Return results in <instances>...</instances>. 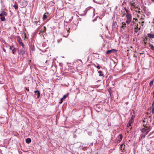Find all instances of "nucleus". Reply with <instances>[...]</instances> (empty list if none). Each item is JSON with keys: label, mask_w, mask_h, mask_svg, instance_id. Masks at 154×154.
Returning <instances> with one entry per match:
<instances>
[{"label": "nucleus", "mask_w": 154, "mask_h": 154, "mask_svg": "<svg viewBox=\"0 0 154 154\" xmlns=\"http://www.w3.org/2000/svg\"><path fill=\"white\" fill-rule=\"evenodd\" d=\"M146 119H145L143 120L144 128L141 130L142 133L144 134V136L147 134L151 129V127L150 126H148V124L146 123L145 124V122H146Z\"/></svg>", "instance_id": "obj_1"}, {"label": "nucleus", "mask_w": 154, "mask_h": 154, "mask_svg": "<svg viewBox=\"0 0 154 154\" xmlns=\"http://www.w3.org/2000/svg\"><path fill=\"white\" fill-rule=\"evenodd\" d=\"M126 23L128 25L130 24L132 20V16L131 14H127L126 15Z\"/></svg>", "instance_id": "obj_2"}, {"label": "nucleus", "mask_w": 154, "mask_h": 154, "mask_svg": "<svg viewBox=\"0 0 154 154\" xmlns=\"http://www.w3.org/2000/svg\"><path fill=\"white\" fill-rule=\"evenodd\" d=\"M117 51V50L113 49L111 50H109L107 51L106 54H109L111 53L116 52Z\"/></svg>", "instance_id": "obj_3"}, {"label": "nucleus", "mask_w": 154, "mask_h": 154, "mask_svg": "<svg viewBox=\"0 0 154 154\" xmlns=\"http://www.w3.org/2000/svg\"><path fill=\"white\" fill-rule=\"evenodd\" d=\"M137 22L135 21L134 20H133L132 21L131 24L132 28H134V27L136 26H138V24L136 23Z\"/></svg>", "instance_id": "obj_4"}, {"label": "nucleus", "mask_w": 154, "mask_h": 154, "mask_svg": "<svg viewBox=\"0 0 154 154\" xmlns=\"http://www.w3.org/2000/svg\"><path fill=\"white\" fill-rule=\"evenodd\" d=\"M34 92L35 93V95L37 96V98H38L40 96V92L38 90H36Z\"/></svg>", "instance_id": "obj_5"}, {"label": "nucleus", "mask_w": 154, "mask_h": 154, "mask_svg": "<svg viewBox=\"0 0 154 154\" xmlns=\"http://www.w3.org/2000/svg\"><path fill=\"white\" fill-rule=\"evenodd\" d=\"M7 14V13L6 12L3 11L0 14V17H5V16H6Z\"/></svg>", "instance_id": "obj_6"}, {"label": "nucleus", "mask_w": 154, "mask_h": 154, "mask_svg": "<svg viewBox=\"0 0 154 154\" xmlns=\"http://www.w3.org/2000/svg\"><path fill=\"white\" fill-rule=\"evenodd\" d=\"M17 41L18 42L19 44L22 42V40L19 36L17 37Z\"/></svg>", "instance_id": "obj_7"}, {"label": "nucleus", "mask_w": 154, "mask_h": 154, "mask_svg": "<svg viewBox=\"0 0 154 154\" xmlns=\"http://www.w3.org/2000/svg\"><path fill=\"white\" fill-rule=\"evenodd\" d=\"M26 143H29L31 141V139L30 138H27L26 139Z\"/></svg>", "instance_id": "obj_8"}, {"label": "nucleus", "mask_w": 154, "mask_h": 154, "mask_svg": "<svg viewBox=\"0 0 154 154\" xmlns=\"http://www.w3.org/2000/svg\"><path fill=\"white\" fill-rule=\"evenodd\" d=\"M25 49L24 48H23L22 49H21V50H20V53L22 55H23V54H24L25 53Z\"/></svg>", "instance_id": "obj_9"}, {"label": "nucleus", "mask_w": 154, "mask_h": 154, "mask_svg": "<svg viewBox=\"0 0 154 154\" xmlns=\"http://www.w3.org/2000/svg\"><path fill=\"white\" fill-rule=\"evenodd\" d=\"M98 73L99 74V75L100 76H103V74L102 73V72L100 70L98 71Z\"/></svg>", "instance_id": "obj_10"}, {"label": "nucleus", "mask_w": 154, "mask_h": 154, "mask_svg": "<svg viewBox=\"0 0 154 154\" xmlns=\"http://www.w3.org/2000/svg\"><path fill=\"white\" fill-rule=\"evenodd\" d=\"M119 136V139L118 140V141L120 142L122 140V136L121 134H120Z\"/></svg>", "instance_id": "obj_11"}, {"label": "nucleus", "mask_w": 154, "mask_h": 154, "mask_svg": "<svg viewBox=\"0 0 154 154\" xmlns=\"http://www.w3.org/2000/svg\"><path fill=\"white\" fill-rule=\"evenodd\" d=\"M133 28H134V30L136 29H139V30H140L141 29V27H140V26H136L134 27Z\"/></svg>", "instance_id": "obj_12"}, {"label": "nucleus", "mask_w": 154, "mask_h": 154, "mask_svg": "<svg viewBox=\"0 0 154 154\" xmlns=\"http://www.w3.org/2000/svg\"><path fill=\"white\" fill-rule=\"evenodd\" d=\"M152 114H154V102H153L152 105Z\"/></svg>", "instance_id": "obj_13"}, {"label": "nucleus", "mask_w": 154, "mask_h": 154, "mask_svg": "<svg viewBox=\"0 0 154 154\" xmlns=\"http://www.w3.org/2000/svg\"><path fill=\"white\" fill-rule=\"evenodd\" d=\"M134 4H135L134 3H131V6L133 7L134 8H137V9H138L139 10H140V8H138L137 7H135V5H134Z\"/></svg>", "instance_id": "obj_14"}, {"label": "nucleus", "mask_w": 154, "mask_h": 154, "mask_svg": "<svg viewBox=\"0 0 154 154\" xmlns=\"http://www.w3.org/2000/svg\"><path fill=\"white\" fill-rule=\"evenodd\" d=\"M12 53L13 54H14L16 52V51H17V49L15 48L14 47V48L12 49Z\"/></svg>", "instance_id": "obj_15"}, {"label": "nucleus", "mask_w": 154, "mask_h": 154, "mask_svg": "<svg viewBox=\"0 0 154 154\" xmlns=\"http://www.w3.org/2000/svg\"><path fill=\"white\" fill-rule=\"evenodd\" d=\"M148 39V38L146 36L145 38L143 40V42L145 45L146 44V41Z\"/></svg>", "instance_id": "obj_16"}, {"label": "nucleus", "mask_w": 154, "mask_h": 154, "mask_svg": "<svg viewBox=\"0 0 154 154\" xmlns=\"http://www.w3.org/2000/svg\"><path fill=\"white\" fill-rule=\"evenodd\" d=\"M126 22H123L122 23V27L124 29L126 26Z\"/></svg>", "instance_id": "obj_17"}, {"label": "nucleus", "mask_w": 154, "mask_h": 154, "mask_svg": "<svg viewBox=\"0 0 154 154\" xmlns=\"http://www.w3.org/2000/svg\"><path fill=\"white\" fill-rule=\"evenodd\" d=\"M0 19L2 21H4L6 20V19L5 17H1Z\"/></svg>", "instance_id": "obj_18"}, {"label": "nucleus", "mask_w": 154, "mask_h": 154, "mask_svg": "<svg viewBox=\"0 0 154 154\" xmlns=\"http://www.w3.org/2000/svg\"><path fill=\"white\" fill-rule=\"evenodd\" d=\"M94 66L97 68L98 69H100V67L99 64H97V66L95 64H94Z\"/></svg>", "instance_id": "obj_19"}, {"label": "nucleus", "mask_w": 154, "mask_h": 154, "mask_svg": "<svg viewBox=\"0 0 154 154\" xmlns=\"http://www.w3.org/2000/svg\"><path fill=\"white\" fill-rule=\"evenodd\" d=\"M125 146V145H124V144H121V146H120V150H122V149L123 148V149L124 150L125 147H124V146Z\"/></svg>", "instance_id": "obj_20"}, {"label": "nucleus", "mask_w": 154, "mask_h": 154, "mask_svg": "<svg viewBox=\"0 0 154 154\" xmlns=\"http://www.w3.org/2000/svg\"><path fill=\"white\" fill-rule=\"evenodd\" d=\"M46 14V13H45L43 15V20H45L46 19L47 17V15L45 14Z\"/></svg>", "instance_id": "obj_21"}, {"label": "nucleus", "mask_w": 154, "mask_h": 154, "mask_svg": "<svg viewBox=\"0 0 154 154\" xmlns=\"http://www.w3.org/2000/svg\"><path fill=\"white\" fill-rule=\"evenodd\" d=\"M68 94H65L64 95L63 97L62 98V99H63V100H64L66 97H67L68 96Z\"/></svg>", "instance_id": "obj_22"}, {"label": "nucleus", "mask_w": 154, "mask_h": 154, "mask_svg": "<svg viewBox=\"0 0 154 154\" xmlns=\"http://www.w3.org/2000/svg\"><path fill=\"white\" fill-rule=\"evenodd\" d=\"M19 44H20V45H21L22 47L23 48H24V45L23 44V43L22 42H20Z\"/></svg>", "instance_id": "obj_23"}, {"label": "nucleus", "mask_w": 154, "mask_h": 154, "mask_svg": "<svg viewBox=\"0 0 154 154\" xmlns=\"http://www.w3.org/2000/svg\"><path fill=\"white\" fill-rule=\"evenodd\" d=\"M149 46L151 47V49L152 50H153L154 49V47L151 44H150Z\"/></svg>", "instance_id": "obj_24"}, {"label": "nucleus", "mask_w": 154, "mask_h": 154, "mask_svg": "<svg viewBox=\"0 0 154 154\" xmlns=\"http://www.w3.org/2000/svg\"><path fill=\"white\" fill-rule=\"evenodd\" d=\"M153 81H151L150 83H149V85L150 86H152V85H153Z\"/></svg>", "instance_id": "obj_25"}, {"label": "nucleus", "mask_w": 154, "mask_h": 154, "mask_svg": "<svg viewBox=\"0 0 154 154\" xmlns=\"http://www.w3.org/2000/svg\"><path fill=\"white\" fill-rule=\"evenodd\" d=\"M14 48V45L10 46L9 49L10 50H12V49Z\"/></svg>", "instance_id": "obj_26"}, {"label": "nucleus", "mask_w": 154, "mask_h": 154, "mask_svg": "<svg viewBox=\"0 0 154 154\" xmlns=\"http://www.w3.org/2000/svg\"><path fill=\"white\" fill-rule=\"evenodd\" d=\"M13 6L14 7V8L16 10L18 8L17 6L16 5H14Z\"/></svg>", "instance_id": "obj_27"}, {"label": "nucleus", "mask_w": 154, "mask_h": 154, "mask_svg": "<svg viewBox=\"0 0 154 154\" xmlns=\"http://www.w3.org/2000/svg\"><path fill=\"white\" fill-rule=\"evenodd\" d=\"M139 30V29H134V31L135 33H137L138 32Z\"/></svg>", "instance_id": "obj_28"}, {"label": "nucleus", "mask_w": 154, "mask_h": 154, "mask_svg": "<svg viewBox=\"0 0 154 154\" xmlns=\"http://www.w3.org/2000/svg\"><path fill=\"white\" fill-rule=\"evenodd\" d=\"M133 120H131V119H130L129 121V122L128 123H129L131 124L133 122Z\"/></svg>", "instance_id": "obj_29"}, {"label": "nucleus", "mask_w": 154, "mask_h": 154, "mask_svg": "<svg viewBox=\"0 0 154 154\" xmlns=\"http://www.w3.org/2000/svg\"><path fill=\"white\" fill-rule=\"evenodd\" d=\"M135 117V116L134 115H133L131 117V119L133 120H134V119Z\"/></svg>", "instance_id": "obj_30"}, {"label": "nucleus", "mask_w": 154, "mask_h": 154, "mask_svg": "<svg viewBox=\"0 0 154 154\" xmlns=\"http://www.w3.org/2000/svg\"><path fill=\"white\" fill-rule=\"evenodd\" d=\"M127 126L128 127H129L130 126H131V124L128 123V124L127 125Z\"/></svg>", "instance_id": "obj_31"}, {"label": "nucleus", "mask_w": 154, "mask_h": 154, "mask_svg": "<svg viewBox=\"0 0 154 154\" xmlns=\"http://www.w3.org/2000/svg\"><path fill=\"white\" fill-rule=\"evenodd\" d=\"M63 99H62H62L60 100V102H59V103H60V104H61V103H62L63 102Z\"/></svg>", "instance_id": "obj_32"}, {"label": "nucleus", "mask_w": 154, "mask_h": 154, "mask_svg": "<svg viewBox=\"0 0 154 154\" xmlns=\"http://www.w3.org/2000/svg\"><path fill=\"white\" fill-rule=\"evenodd\" d=\"M67 32L68 33V34L70 33V28H69V29L67 31Z\"/></svg>", "instance_id": "obj_33"}, {"label": "nucleus", "mask_w": 154, "mask_h": 154, "mask_svg": "<svg viewBox=\"0 0 154 154\" xmlns=\"http://www.w3.org/2000/svg\"><path fill=\"white\" fill-rule=\"evenodd\" d=\"M133 20H135V21H138V20L137 19H136V18H133Z\"/></svg>", "instance_id": "obj_34"}, {"label": "nucleus", "mask_w": 154, "mask_h": 154, "mask_svg": "<svg viewBox=\"0 0 154 154\" xmlns=\"http://www.w3.org/2000/svg\"><path fill=\"white\" fill-rule=\"evenodd\" d=\"M144 23V22L143 21H141V23H142V25H141L142 26H143V25L142 24Z\"/></svg>", "instance_id": "obj_35"}, {"label": "nucleus", "mask_w": 154, "mask_h": 154, "mask_svg": "<svg viewBox=\"0 0 154 154\" xmlns=\"http://www.w3.org/2000/svg\"><path fill=\"white\" fill-rule=\"evenodd\" d=\"M125 10L126 11V13H127V14H129V13H128V10H127V9H125Z\"/></svg>", "instance_id": "obj_36"}, {"label": "nucleus", "mask_w": 154, "mask_h": 154, "mask_svg": "<svg viewBox=\"0 0 154 154\" xmlns=\"http://www.w3.org/2000/svg\"><path fill=\"white\" fill-rule=\"evenodd\" d=\"M26 90H27V91H29V89L28 88H26Z\"/></svg>", "instance_id": "obj_37"}, {"label": "nucleus", "mask_w": 154, "mask_h": 154, "mask_svg": "<svg viewBox=\"0 0 154 154\" xmlns=\"http://www.w3.org/2000/svg\"><path fill=\"white\" fill-rule=\"evenodd\" d=\"M134 57H137L136 56L135 54H134Z\"/></svg>", "instance_id": "obj_38"}, {"label": "nucleus", "mask_w": 154, "mask_h": 154, "mask_svg": "<svg viewBox=\"0 0 154 154\" xmlns=\"http://www.w3.org/2000/svg\"><path fill=\"white\" fill-rule=\"evenodd\" d=\"M24 36L25 37H26V34L25 33H24Z\"/></svg>", "instance_id": "obj_39"}, {"label": "nucleus", "mask_w": 154, "mask_h": 154, "mask_svg": "<svg viewBox=\"0 0 154 154\" xmlns=\"http://www.w3.org/2000/svg\"><path fill=\"white\" fill-rule=\"evenodd\" d=\"M141 21H139V24H142V23H141Z\"/></svg>", "instance_id": "obj_40"}, {"label": "nucleus", "mask_w": 154, "mask_h": 154, "mask_svg": "<svg viewBox=\"0 0 154 154\" xmlns=\"http://www.w3.org/2000/svg\"><path fill=\"white\" fill-rule=\"evenodd\" d=\"M44 29H46V28H45V26L44 27Z\"/></svg>", "instance_id": "obj_41"}, {"label": "nucleus", "mask_w": 154, "mask_h": 154, "mask_svg": "<svg viewBox=\"0 0 154 154\" xmlns=\"http://www.w3.org/2000/svg\"><path fill=\"white\" fill-rule=\"evenodd\" d=\"M152 1L154 2V0H151Z\"/></svg>", "instance_id": "obj_42"}, {"label": "nucleus", "mask_w": 154, "mask_h": 154, "mask_svg": "<svg viewBox=\"0 0 154 154\" xmlns=\"http://www.w3.org/2000/svg\"><path fill=\"white\" fill-rule=\"evenodd\" d=\"M138 12L139 13H140V11H138Z\"/></svg>", "instance_id": "obj_43"}, {"label": "nucleus", "mask_w": 154, "mask_h": 154, "mask_svg": "<svg viewBox=\"0 0 154 154\" xmlns=\"http://www.w3.org/2000/svg\"><path fill=\"white\" fill-rule=\"evenodd\" d=\"M153 20H154V18H153Z\"/></svg>", "instance_id": "obj_44"}, {"label": "nucleus", "mask_w": 154, "mask_h": 154, "mask_svg": "<svg viewBox=\"0 0 154 154\" xmlns=\"http://www.w3.org/2000/svg\"><path fill=\"white\" fill-rule=\"evenodd\" d=\"M153 102H154V101H153Z\"/></svg>", "instance_id": "obj_45"}]
</instances>
